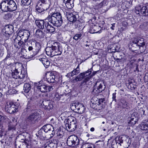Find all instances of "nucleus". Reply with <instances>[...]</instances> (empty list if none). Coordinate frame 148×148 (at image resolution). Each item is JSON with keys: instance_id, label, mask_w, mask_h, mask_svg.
<instances>
[{"instance_id": "obj_1", "label": "nucleus", "mask_w": 148, "mask_h": 148, "mask_svg": "<svg viewBox=\"0 0 148 148\" xmlns=\"http://www.w3.org/2000/svg\"><path fill=\"white\" fill-rule=\"evenodd\" d=\"M45 51L47 55L50 57L60 55L62 51L60 44L57 42L53 43L51 47H47Z\"/></svg>"}, {"instance_id": "obj_2", "label": "nucleus", "mask_w": 148, "mask_h": 148, "mask_svg": "<svg viewBox=\"0 0 148 148\" xmlns=\"http://www.w3.org/2000/svg\"><path fill=\"white\" fill-rule=\"evenodd\" d=\"M0 8L4 12L13 11L17 9V5L13 0H4L0 4Z\"/></svg>"}, {"instance_id": "obj_3", "label": "nucleus", "mask_w": 148, "mask_h": 148, "mask_svg": "<svg viewBox=\"0 0 148 148\" xmlns=\"http://www.w3.org/2000/svg\"><path fill=\"white\" fill-rule=\"evenodd\" d=\"M47 19L53 26L58 27L61 25L63 21L61 14L58 12H54L52 14H51L47 17Z\"/></svg>"}, {"instance_id": "obj_4", "label": "nucleus", "mask_w": 148, "mask_h": 148, "mask_svg": "<svg viewBox=\"0 0 148 148\" xmlns=\"http://www.w3.org/2000/svg\"><path fill=\"white\" fill-rule=\"evenodd\" d=\"M51 1L50 0H40L37 3L36 7V10L39 12L46 10L49 7Z\"/></svg>"}, {"instance_id": "obj_5", "label": "nucleus", "mask_w": 148, "mask_h": 148, "mask_svg": "<svg viewBox=\"0 0 148 148\" xmlns=\"http://www.w3.org/2000/svg\"><path fill=\"white\" fill-rule=\"evenodd\" d=\"M40 115L37 112H34L29 114L27 118L26 123L29 125H32L38 122L40 119Z\"/></svg>"}, {"instance_id": "obj_6", "label": "nucleus", "mask_w": 148, "mask_h": 148, "mask_svg": "<svg viewBox=\"0 0 148 148\" xmlns=\"http://www.w3.org/2000/svg\"><path fill=\"white\" fill-rule=\"evenodd\" d=\"M135 12L140 15H148V5H139L136 6L135 8Z\"/></svg>"}, {"instance_id": "obj_7", "label": "nucleus", "mask_w": 148, "mask_h": 148, "mask_svg": "<svg viewBox=\"0 0 148 148\" xmlns=\"http://www.w3.org/2000/svg\"><path fill=\"white\" fill-rule=\"evenodd\" d=\"M66 143L68 146L74 147L79 145V140L76 136L73 135L68 138Z\"/></svg>"}, {"instance_id": "obj_8", "label": "nucleus", "mask_w": 148, "mask_h": 148, "mask_svg": "<svg viewBox=\"0 0 148 148\" xmlns=\"http://www.w3.org/2000/svg\"><path fill=\"white\" fill-rule=\"evenodd\" d=\"M138 114L137 112L131 111L128 119V123L132 126L134 125L138 121Z\"/></svg>"}, {"instance_id": "obj_9", "label": "nucleus", "mask_w": 148, "mask_h": 148, "mask_svg": "<svg viewBox=\"0 0 148 148\" xmlns=\"http://www.w3.org/2000/svg\"><path fill=\"white\" fill-rule=\"evenodd\" d=\"M126 138V137L125 136H121L119 137L118 140L119 143H120V144H123V145H126V148L128 147L130 145L131 143V140L130 138H127L125 140L124 139Z\"/></svg>"}, {"instance_id": "obj_10", "label": "nucleus", "mask_w": 148, "mask_h": 148, "mask_svg": "<svg viewBox=\"0 0 148 148\" xmlns=\"http://www.w3.org/2000/svg\"><path fill=\"white\" fill-rule=\"evenodd\" d=\"M8 108L11 113H13L18 111L19 106L18 102H8Z\"/></svg>"}, {"instance_id": "obj_11", "label": "nucleus", "mask_w": 148, "mask_h": 148, "mask_svg": "<svg viewBox=\"0 0 148 148\" xmlns=\"http://www.w3.org/2000/svg\"><path fill=\"white\" fill-rule=\"evenodd\" d=\"M2 32L5 34L7 38H9L13 32V27L12 25H6L3 29Z\"/></svg>"}, {"instance_id": "obj_12", "label": "nucleus", "mask_w": 148, "mask_h": 148, "mask_svg": "<svg viewBox=\"0 0 148 148\" xmlns=\"http://www.w3.org/2000/svg\"><path fill=\"white\" fill-rule=\"evenodd\" d=\"M73 106L75 107L76 109L77 110L78 112L77 114L79 115V114H81L84 112L86 108L82 103L79 102H75L74 103Z\"/></svg>"}, {"instance_id": "obj_13", "label": "nucleus", "mask_w": 148, "mask_h": 148, "mask_svg": "<svg viewBox=\"0 0 148 148\" xmlns=\"http://www.w3.org/2000/svg\"><path fill=\"white\" fill-rule=\"evenodd\" d=\"M42 128L45 133L48 132L51 135V137H53L55 134L54 128L50 124H47L43 126Z\"/></svg>"}, {"instance_id": "obj_14", "label": "nucleus", "mask_w": 148, "mask_h": 148, "mask_svg": "<svg viewBox=\"0 0 148 148\" xmlns=\"http://www.w3.org/2000/svg\"><path fill=\"white\" fill-rule=\"evenodd\" d=\"M46 79L47 81L50 83H54L56 81V76L52 72H47L46 75Z\"/></svg>"}, {"instance_id": "obj_15", "label": "nucleus", "mask_w": 148, "mask_h": 148, "mask_svg": "<svg viewBox=\"0 0 148 148\" xmlns=\"http://www.w3.org/2000/svg\"><path fill=\"white\" fill-rule=\"evenodd\" d=\"M47 18L44 20H37L35 21V23L37 26L40 29H43L45 27V24L47 22Z\"/></svg>"}, {"instance_id": "obj_16", "label": "nucleus", "mask_w": 148, "mask_h": 148, "mask_svg": "<svg viewBox=\"0 0 148 148\" xmlns=\"http://www.w3.org/2000/svg\"><path fill=\"white\" fill-rule=\"evenodd\" d=\"M36 47V51L34 52L32 54V53H30L28 54L27 58L31 59L34 56L36 55L39 51L40 50V49L41 48V46L39 42L35 43Z\"/></svg>"}, {"instance_id": "obj_17", "label": "nucleus", "mask_w": 148, "mask_h": 148, "mask_svg": "<svg viewBox=\"0 0 148 148\" xmlns=\"http://www.w3.org/2000/svg\"><path fill=\"white\" fill-rule=\"evenodd\" d=\"M43 82L42 81H40L38 83V85L37 86L36 88L41 92H44L47 91V87L43 83Z\"/></svg>"}, {"instance_id": "obj_18", "label": "nucleus", "mask_w": 148, "mask_h": 148, "mask_svg": "<svg viewBox=\"0 0 148 148\" xmlns=\"http://www.w3.org/2000/svg\"><path fill=\"white\" fill-rule=\"evenodd\" d=\"M77 127V121L76 119H73L72 121L70 122L69 129V132H73L76 129Z\"/></svg>"}, {"instance_id": "obj_19", "label": "nucleus", "mask_w": 148, "mask_h": 148, "mask_svg": "<svg viewBox=\"0 0 148 148\" xmlns=\"http://www.w3.org/2000/svg\"><path fill=\"white\" fill-rule=\"evenodd\" d=\"M66 16L68 20L71 22H75L77 20L75 16L69 12H66Z\"/></svg>"}, {"instance_id": "obj_20", "label": "nucleus", "mask_w": 148, "mask_h": 148, "mask_svg": "<svg viewBox=\"0 0 148 148\" xmlns=\"http://www.w3.org/2000/svg\"><path fill=\"white\" fill-rule=\"evenodd\" d=\"M140 128L142 130H148V120L146 119L143 121L140 124Z\"/></svg>"}, {"instance_id": "obj_21", "label": "nucleus", "mask_w": 148, "mask_h": 148, "mask_svg": "<svg viewBox=\"0 0 148 148\" xmlns=\"http://www.w3.org/2000/svg\"><path fill=\"white\" fill-rule=\"evenodd\" d=\"M45 28L47 31L49 32L53 33L55 31V28L50 25L48 21L46 23Z\"/></svg>"}, {"instance_id": "obj_22", "label": "nucleus", "mask_w": 148, "mask_h": 148, "mask_svg": "<svg viewBox=\"0 0 148 148\" xmlns=\"http://www.w3.org/2000/svg\"><path fill=\"white\" fill-rule=\"evenodd\" d=\"M85 74L83 72L81 73L73 80V82L75 83L77 82L81 81L82 79L85 77Z\"/></svg>"}, {"instance_id": "obj_23", "label": "nucleus", "mask_w": 148, "mask_h": 148, "mask_svg": "<svg viewBox=\"0 0 148 148\" xmlns=\"http://www.w3.org/2000/svg\"><path fill=\"white\" fill-rule=\"evenodd\" d=\"M111 146L112 148H120L122 145L119 143L116 140H114L111 143Z\"/></svg>"}, {"instance_id": "obj_24", "label": "nucleus", "mask_w": 148, "mask_h": 148, "mask_svg": "<svg viewBox=\"0 0 148 148\" xmlns=\"http://www.w3.org/2000/svg\"><path fill=\"white\" fill-rule=\"evenodd\" d=\"M19 71H18V69H17L16 67L15 70L13 71H12L11 74V77L15 79H17L18 78V76H19Z\"/></svg>"}, {"instance_id": "obj_25", "label": "nucleus", "mask_w": 148, "mask_h": 148, "mask_svg": "<svg viewBox=\"0 0 148 148\" xmlns=\"http://www.w3.org/2000/svg\"><path fill=\"white\" fill-rule=\"evenodd\" d=\"M39 60L42 62L45 66H48L50 65V62L47 58H40L39 59Z\"/></svg>"}, {"instance_id": "obj_26", "label": "nucleus", "mask_w": 148, "mask_h": 148, "mask_svg": "<svg viewBox=\"0 0 148 148\" xmlns=\"http://www.w3.org/2000/svg\"><path fill=\"white\" fill-rule=\"evenodd\" d=\"M80 72L79 65V64H78L76 68L74 69L72 71L70 72V74H71V76H73L77 75Z\"/></svg>"}, {"instance_id": "obj_27", "label": "nucleus", "mask_w": 148, "mask_h": 148, "mask_svg": "<svg viewBox=\"0 0 148 148\" xmlns=\"http://www.w3.org/2000/svg\"><path fill=\"white\" fill-rule=\"evenodd\" d=\"M31 85L29 83L25 84L23 86V90L24 92L26 93H28L31 90Z\"/></svg>"}, {"instance_id": "obj_28", "label": "nucleus", "mask_w": 148, "mask_h": 148, "mask_svg": "<svg viewBox=\"0 0 148 148\" xmlns=\"http://www.w3.org/2000/svg\"><path fill=\"white\" fill-rule=\"evenodd\" d=\"M139 38H134L133 40H132V42L133 44L132 45L133 48L135 47V49H133L134 51L138 49V42Z\"/></svg>"}, {"instance_id": "obj_29", "label": "nucleus", "mask_w": 148, "mask_h": 148, "mask_svg": "<svg viewBox=\"0 0 148 148\" xmlns=\"http://www.w3.org/2000/svg\"><path fill=\"white\" fill-rule=\"evenodd\" d=\"M145 45V42H144V39L142 38H139L138 42V48H139L140 49V47H143Z\"/></svg>"}, {"instance_id": "obj_30", "label": "nucleus", "mask_w": 148, "mask_h": 148, "mask_svg": "<svg viewBox=\"0 0 148 148\" xmlns=\"http://www.w3.org/2000/svg\"><path fill=\"white\" fill-rule=\"evenodd\" d=\"M36 35L37 37L39 38H42L44 36L43 32L42 31L39 29H38L36 30Z\"/></svg>"}, {"instance_id": "obj_31", "label": "nucleus", "mask_w": 148, "mask_h": 148, "mask_svg": "<svg viewBox=\"0 0 148 148\" xmlns=\"http://www.w3.org/2000/svg\"><path fill=\"white\" fill-rule=\"evenodd\" d=\"M97 83H96L94 86L93 90L92 91V93L95 95H97L100 92H101L100 90H99L97 87L96 85Z\"/></svg>"}, {"instance_id": "obj_32", "label": "nucleus", "mask_w": 148, "mask_h": 148, "mask_svg": "<svg viewBox=\"0 0 148 148\" xmlns=\"http://www.w3.org/2000/svg\"><path fill=\"white\" fill-rule=\"evenodd\" d=\"M36 108V106L34 105L33 102H28L27 104V109H29L30 111L33 110Z\"/></svg>"}, {"instance_id": "obj_33", "label": "nucleus", "mask_w": 148, "mask_h": 148, "mask_svg": "<svg viewBox=\"0 0 148 148\" xmlns=\"http://www.w3.org/2000/svg\"><path fill=\"white\" fill-rule=\"evenodd\" d=\"M12 39L14 40V45L16 47L17 46V45L20 40H19V38L18 36H16V35H13Z\"/></svg>"}, {"instance_id": "obj_34", "label": "nucleus", "mask_w": 148, "mask_h": 148, "mask_svg": "<svg viewBox=\"0 0 148 148\" xmlns=\"http://www.w3.org/2000/svg\"><path fill=\"white\" fill-rule=\"evenodd\" d=\"M107 2L106 0H103L102 2L99 3H97L96 6L98 8H101L103 6H105L107 5Z\"/></svg>"}, {"instance_id": "obj_35", "label": "nucleus", "mask_w": 148, "mask_h": 148, "mask_svg": "<svg viewBox=\"0 0 148 148\" xmlns=\"http://www.w3.org/2000/svg\"><path fill=\"white\" fill-rule=\"evenodd\" d=\"M140 28L144 30L148 29V22H145L140 25Z\"/></svg>"}, {"instance_id": "obj_36", "label": "nucleus", "mask_w": 148, "mask_h": 148, "mask_svg": "<svg viewBox=\"0 0 148 148\" xmlns=\"http://www.w3.org/2000/svg\"><path fill=\"white\" fill-rule=\"evenodd\" d=\"M64 3L65 4L66 6V7L68 9H71L73 8L74 6V2H73L72 0L71 1V2H70Z\"/></svg>"}, {"instance_id": "obj_37", "label": "nucleus", "mask_w": 148, "mask_h": 148, "mask_svg": "<svg viewBox=\"0 0 148 148\" xmlns=\"http://www.w3.org/2000/svg\"><path fill=\"white\" fill-rule=\"evenodd\" d=\"M83 147L85 148H96L94 145L92 143H87L83 145Z\"/></svg>"}, {"instance_id": "obj_38", "label": "nucleus", "mask_w": 148, "mask_h": 148, "mask_svg": "<svg viewBox=\"0 0 148 148\" xmlns=\"http://www.w3.org/2000/svg\"><path fill=\"white\" fill-rule=\"evenodd\" d=\"M16 129L15 125L10 124L8 126V131H13L15 130Z\"/></svg>"}, {"instance_id": "obj_39", "label": "nucleus", "mask_w": 148, "mask_h": 148, "mask_svg": "<svg viewBox=\"0 0 148 148\" xmlns=\"http://www.w3.org/2000/svg\"><path fill=\"white\" fill-rule=\"evenodd\" d=\"M12 15L11 13H8L5 15L4 18L5 19L9 20L12 18Z\"/></svg>"}, {"instance_id": "obj_40", "label": "nucleus", "mask_w": 148, "mask_h": 148, "mask_svg": "<svg viewBox=\"0 0 148 148\" xmlns=\"http://www.w3.org/2000/svg\"><path fill=\"white\" fill-rule=\"evenodd\" d=\"M82 36V34L81 33H79L75 34L73 37V39L77 40H78L81 38Z\"/></svg>"}, {"instance_id": "obj_41", "label": "nucleus", "mask_w": 148, "mask_h": 148, "mask_svg": "<svg viewBox=\"0 0 148 148\" xmlns=\"http://www.w3.org/2000/svg\"><path fill=\"white\" fill-rule=\"evenodd\" d=\"M31 2V0H22V4L24 5H29Z\"/></svg>"}, {"instance_id": "obj_42", "label": "nucleus", "mask_w": 148, "mask_h": 148, "mask_svg": "<svg viewBox=\"0 0 148 148\" xmlns=\"http://www.w3.org/2000/svg\"><path fill=\"white\" fill-rule=\"evenodd\" d=\"M25 29H22L20 30L18 33V35L17 36L20 38L21 37L23 36H24V33L25 31Z\"/></svg>"}, {"instance_id": "obj_43", "label": "nucleus", "mask_w": 148, "mask_h": 148, "mask_svg": "<svg viewBox=\"0 0 148 148\" xmlns=\"http://www.w3.org/2000/svg\"><path fill=\"white\" fill-rule=\"evenodd\" d=\"M30 34L29 31L27 30H25L24 33V36H23L26 37L27 40H28L30 36Z\"/></svg>"}, {"instance_id": "obj_44", "label": "nucleus", "mask_w": 148, "mask_h": 148, "mask_svg": "<svg viewBox=\"0 0 148 148\" xmlns=\"http://www.w3.org/2000/svg\"><path fill=\"white\" fill-rule=\"evenodd\" d=\"M92 68H90V69L88 70L87 71L83 72L85 74V77L87 76L90 75L91 74L92 71Z\"/></svg>"}, {"instance_id": "obj_45", "label": "nucleus", "mask_w": 148, "mask_h": 148, "mask_svg": "<svg viewBox=\"0 0 148 148\" xmlns=\"http://www.w3.org/2000/svg\"><path fill=\"white\" fill-rule=\"evenodd\" d=\"M23 42L22 41H21V39H20L18 44L17 45V46H16V47L19 49L23 45Z\"/></svg>"}, {"instance_id": "obj_46", "label": "nucleus", "mask_w": 148, "mask_h": 148, "mask_svg": "<svg viewBox=\"0 0 148 148\" xmlns=\"http://www.w3.org/2000/svg\"><path fill=\"white\" fill-rule=\"evenodd\" d=\"M53 107V104L51 103V102H49L48 105L45 106V108L48 110H50Z\"/></svg>"}, {"instance_id": "obj_47", "label": "nucleus", "mask_w": 148, "mask_h": 148, "mask_svg": "<svg viewBox=\"0 0 148 148\" xmlns=\"http://www.w3.org/2000/svg\"><path fill=\"white\" fill-rule=\"evenodd\" d=\"M8 93L10 95L14 94L17 93V91L14 89H10L8 90Z\"/></svg>"}, {"instance_id": "obj_48", "label": "nucleus", "mask_w": 148, "mask_h": 148, "mask_svg": "<svg viewBox=\"0 0 148 148\" xmlns=\"http://www.w3.org/2000/svg\"><path fill=\"white\" fill-rule=\"evenodd\" d=\"M45 133L44 130L43 131V130L42 127L39 131L38 134L40 136L44 137Z\"/></svg>"}, {"instance_id": "obj_49", "label": "nucleus", "mask_w": 148, "mask_h": 148, "mask_svg": "<svg viewBox=\"0 0 148 148\" xmlns=\"http://www.w3.org/2000/svg\"><path fill=\"white\" fill-rule=\"evenodd\" d=\"M31 111H30V110L29 109H27V108L24 110V111L23 112L22 115L25 116L29 112Z\"/></svg>"}, {"instance_id": "obj_50", "label": "nucleus", "mask_w": 148, "mask_h": 148, "mask_svg": "<svg viewBox=\"0 0 148 148\" xmlns=\"http://www.w3.org/2000/svg\"><path fill=\"white\" fill-rule=\"evenodd\" d=\"M25 73H22V71H21L20 74H19V76H18V78L20 79H23L24 78L25 76Z\"/></svg>"}, {"instance_id": "obj_51", "label": "nucleus", "mask_w": 148, "mask_h": 148, "mask_svg": "<svg viewBox=\"0 0 148 148\" xmlns=\"http://www.w3.org/2000/svg\"><path fill=\"white\" fill-rule=\"evenodd\" d=\"M114 60L116 61L117 63H120L123 62L122 57H121V58H115Z\"/></svg>"}, {"instance_id": "obj_52", "label": "nucleus", "mask_w": 148, "mask_h": 148, "mask_svg": "<svg viewBox=\"0 0 148 148\" xmlns=\"http://www.w3.org/2000/svg\"><path fill=\"white\" fill-rule=\"evenodd\" d=\"M91 77V76H88L86 77L84 80V81L82 82L81 83V84L82 85V84L84 83H86L87 82L89 79Z\"/></svg>"}, {"instance_id": "obj_53", "label": "nucleus", "mask_w": 148, "mask_h": 148, "mask_svg": "<svg viewBox=\"0 0 148 148\" xmlns=\"http://www.w3.org/2000/svg\"><path fill=\"white\" fill-rule=\"evenodd\" d=\"M116 93H113L112 94V101H114L115 102H116L117 101H118V100L117 99H116Z\"/></svg>"}, {"instance_id": "obj_54", "label": "nucleus", "mask_w": 148, "mask_h": 148, "mask_svg": "<svg viewBox=\"0 0 148 148\" xmlns=\"http://www.w3.org/2000/svg\"><path fill=\"white\" fill-rule=\"evenodd\" d=\"M22 146L24 148H30L31 146L26 143H25L22 145Z\"/></svg>"}, {"instance_id": "obj_55", "label": "nucleus", "mask_w": 148, "mask_h": 148, "mask_svg": "<svg viewBox=\"0 0 148 148\" xmlns=\"http://www.w3.org/2000/svg\"><path fill=\"white\" fill-rule=\"evenodd\" d=\"M55 101H58L60 99V97L58 94H56L54 98Z\"/></svg>"}, {"instance_id": "obj_56", "label": "nucleus", "mask_w": 148, "mask_h": 148, "mask_svg": "<svg viewBox=\"0 0 148 148\" xmlns=\"http://www.w3.org/2000/svg\"><path fill=\"white\" fill-rule=\"evenodd\" d=\"M118 105H119L120 106V108L122 107V108H125V105H127V104L126 103V105H125V104H123V102H120L119 103Z\"/></svg>"}, {"instance_id": "obj_57", "label": "nucleus", "mask_w": 148, "mask_h": 148, "mask_svg": "<svg viewBox=\"0 0 148 148\" xmlns=\"http://www.w3.org/2000/svg\"><path fill=\"white\" fill-rule=\"evenodd\" d=\"M103 85L102 84H100L97 87L99 90H100L101 91V92L103 90V89H102Z\"/></svg>"}, {"instance_id": "obj_58", "label": "nucleus", "mask_w": 148, "mask_h": 148, "mask_svg": "<svg viewBox=\"0 0 148 148\" xmlns=\"http://www.w3.org/2000/svg\"><path fill=\"white\" fill-rule=\"evenodd\" d=\"M97 27H98L97 26H95L93 28L94 31V33H97L99 32V31L98 30H97Z\"/></svg>"}, {"instance_id": "obj_59", "label": "nucleus", "mask_w": 148, "mask_h": 148, "mask_svg": "<svg viewBox=\"0 0 148 148\" xmlns=\"http://www.w3.org/2000/svg\"><path fill=\"white\" fill-rule=\"evenodd\" d=\"M70 124L66 123L65 124V127L66 130L69 131V129Z\"/></svg>"}, {"instance_id": "obj_60", "label": "nucleus", "mask_w": 148, "mask_h": 148, "mask_svg": "<svg viewBox=\"0 0 148 148\" xmlns=\"http://www.w3.org/2000/svg\"><path fill=\"white\" fill-rule=\"evenodd\" d=\"M47 90L46 92H49L51 91L52 89V87L51 86H47Z\"/></svg>"}, {"instance_id": "obj_61", "label": "nucleus", "mask_w": 148, "mask_h": 148, "mask_svg": "<svg viewBox=\"0 0 148 148\" xmlns=\"http://www.w3.org/2000/svg\"><path fill=\"white\" fill-rule=\"evenodd\" d=\"M72 0H64V2H71ZM73 2H74V0H72Z\"/></svg>"}, {"instance_id": "obj_62", "label": "nucleus", "mask_w": 148, "mask_h": 148, "mask_svg": "<svg viewBox=\"0 0 148 148\" xmlns=\"http://www.w3.org/2000/svg\"><path fill=\"white\" fill-rule=\"evenodd\" d=\"M33 49V48L32 46H29L28 48V50L30 51H32Z\"/></svg>"}, {"instance_id": "obj_63", "label": "nucleus", "mask_w": 148, "mask_h": 148, "mask_svg": "<svg viewBox=\"0 0 148 148\" xmlns=\"http://www.w3.org/2000/svg\"><path fill=\"white\" fill-rule=\"evenodd\" d=\"M129 85L128 87H129V86H130L131 88L132 86L133 85V84H132V82H129Z\"/></svg>"}, {"instance_id": "obj_64", "label": "nucleus", "mask_w": 148, "mask_h": 148, "mask_svg": "<svg viewBox=\"0 0 148 148\" xmlns=\"http://www.w3.org/2000/svg\"><path fill=\"white\" fill-rule=\"evenodd\" d=\"M57 136H60V137H62L63 136V135L60 134L59 133H58Z\"/></svg>"}]
</instances>
